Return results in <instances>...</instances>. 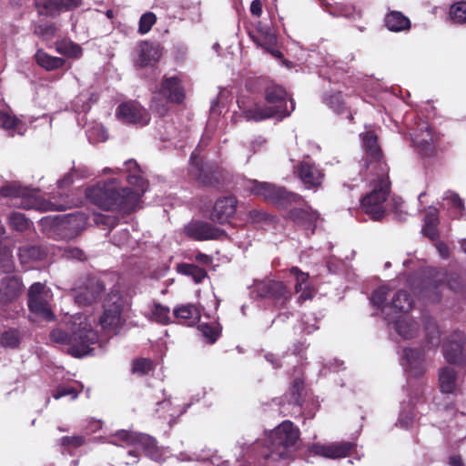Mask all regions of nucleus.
Segmentation results:
<instances>
[{"label": "nucleus", "instance_id": "10", "mask_svg": "<svg viewBox=\"0 0 466 466\" xmlns=\"http://www.w3.org/2000/svg\"><path fill=\"white\" fill-rule=\"evenodd\" d=\"M364 148V166L368 175L390 174V167L379 143V137L373 130L362 134Z\"/></svg>", "mask_w": 466, "mask_h": 466}, {"label": "nucleus", "instance_id": "50", "mask_svg": "<svg viewBox=\"0 0 466 466\" xmlns=\"http://www.w3.org/2000/svg\"><path fill=\"white\" fill-rule=\"evenodd\" d=\"M133 446L136 448H140L147 453L155 451L157 447V441L154 438L147 434L137 433L136 441H134Z\"/></svg>", "mask_w": 466, "mask_h": 466}, {"label": "nucleus", "instance_id": "14", "mask_svg": "<svg viewBox=\"0 0 466 466\" xmlns=\"http://www.w3.org/2000/svg\"><path fill=\"white\" fill-rule=\"evenodd\" d=\"M465 335L460 330L453 331L443 344V355L450 364L463 366L466 363L464 352Z\"/></svg>", "mask_w": 466, "mask_h": 466}, {"label": "nucleus", "instance_id": "48", "mask_svg": "<svg viewBox=\"0 0 466 466\" xmlns=\"http://www.w3.org/2000/svg\"><path fill=\"white\" fill-rule=\"evenodd\" d=\"M449 15L456 24L466 23V1L456 2L450 7Z\"/></svg>", "mask_w": 466, "mask_h": 466}, {"label": "nucleus", "instance_id": "42", "mask_svg": "<svg viewBox=\"0 0 466 466\" xmlns=\"http://www.w3.org/2000/svg\"><path fill=\"white\" fill-rule=\"evenodd\" d=\"M250 38L264 50L271 48L272 46H277L278 43L277 35L272 30L263 34H250Z\"/></svg>", "mask_w": 466, "mask_h": 466}, {"label": "nucleus", "instance_id": "41", "mask_svg": "<svg viewBox=\"0 0 466 466\" xmlns=\"http://www.w3.org/2000/svg\"><path fill=\"white\" fill-rule=\"evenodd\" d=\"M15 268L12 250L0 242V270L4 273H11L15 270Z\"/></svg>", "mask_w": 466, "mask_h": 466}, {"label": "nucleus", "instance_id": "12", "mask_svg": "<svg viewBox=\"0 0 466 466\" xmlns=\"http://www.w3.org/2000/svg\"><path fill=\"white\" fill-rule=\"evenodd\" d=\"M254 291L258 297L272 300L280 309L285 308L292 297L290 289L279 280L258 281L254 286Z\"/></svg>", "mask_w": 466, "mask_h": 466}, {"label": "nucleus", "instance_id": "35", "mask_svg": "<svg viewBox=\"0 0 466 466\" xmlns=\"http://www.w3.org/2000/svg\"><path fill=\"white\" fill-rule=\"evenodd\" d=\"M419 329V323L412 319L402 318L395 322L397 333L406 339L414 338L418 334Z\"/></svg>", "mask_w": 466, "mask_h": 466}, {"label": "nucleus", "instance_id": "39", "mask_svg": "<svg viewBox=\"0 0 466 466\" xmlns=\"http://www.w3.org/2000/svg\"><path fill=\"white\" fill-rule=\"evenodd\" d=\"M322 5L334 15L350 16L354 12V6L337 0H322Z\"/></svg>", "mask_w": 466, "mask_h": 466}, {"label": "nucleus", "instance_id": "49", "mask_svg": "<svg viewBox=\"0 0 466 466\" xmlns=\"http://www.w3.org/2000/svg\"><path fill=\"white\" fill-rule=\"evenodd\" d=\"M21 339L16 329H9L2 333L0 344L4 347L16 349L19 347Z\"/></svg>", "mask_w": 466, "mask_h": 466}, {"label": "nucleus", "instance_id": "45", "mask_svg": "<svg viewBox=\"0 0 466 466\" xmlns=\"http://www.w3.org/2000/svg\"><path fill=\"white\" fill-rule=\"evenodd\" d=\"M154 370V362L147 358H137L132 361L131 372L140 376L147 375Z\"/></svg>", "mask_w": 466, "mask_h": 466}, {"label": "nucleus", "instance_id": "9", "mask_svg": "<svg viewBox=\"0 0 466 466\" xmlns=\"http://www.w3.org/2000/svg\"><path fill=\"white\" fill-rule=\"evenodd\" d=\"M250 191L253 195L262 198L265 201L274 204L279 208H288L292 204L304 202L302 196L288 191L284 187L268 182L251 181Z\"/></svg>", "mask_w": 466, "mask_h": 466}, {"label": "nucleus", "instance_id": "62", "mask_svg": "<svg viewBox=\"0 0 466 466\" xmlns=\"http://www.w3.org/2000/svg\"><path fill=\"white\" fill-rule=\"evenodd\" d=\"M299 296L298 297V303L302 304L307 300H310L315 296V290L309 285H306L302 287V290L299 292Z\"/></svg>", "mask_w": 466, "mask_h": 466}, {"label": "nucleus", "instance_id": "30", "mask_svg": "<svg viewBox=\"0 0 466 466\" xmlns=\"http://www.w3.org/2000/svg\"><path fill=\"white\" fill-rule=\"evenodd\" d=\"M384 25L391 32H405L410 29L411 23L401 12L393 10L386 14Z\"/></svg>", "mask_w": 466, "mask_h": 466}, {"label": "nucleus", "instance_id": "54", "mask_svg": "<svg viewBox=\"0 0 466 466\" xmlns=\"http://www.w3.org/2000/svg\"><path fill=\"white\" fill-rule=\"evenodd\" d=\"M157 22V15L152 12H147L140 16L138 22V33L147 34Z\"/></svg>", "mask_w": 466, "mask_h": 466}, {"label": "nucleus", "instance_id": "47", "mask_svg": "<svg viewBox=\"0 0 466 466\" xmlns=\"http://www.w3.org/2000/svg\"><path fill=\"white\" fill-rule=\"evenodd\" d=\"M60 443L65 451L69 455H73L72 450L82 447L86 443V438L81 435L63 436L60 439Z\"/></svg>", "mask_w": 466, "mask_h": 466}, {"label": "nucleus", "instance_id": "38", "mask_svg": "<svg viewBox=\"0 0 466 466\" xmlns=\"http://www.w3.org/2000/svg\"><path fill=\"white\" fill-rule=\"evenodd\" d=\"M178 273L191 277L196 283H201L207 277L208 272L195 264L180 263L177 266Z\"/></svg>", "mask_w": 466, "mask_h": 466}, {"label": "nucleus", "instance_id": "22", "mask_svg": "<svg viewBox=\"0 0 466 466\" xmlns=\"http://www.w3.org/2000/svg\"><path fill=\"white\" fill-rule=\"evenodd\" d=\"M238 202L233 195L218 198L210 213V219L220 225L228 223L237 211Z\"/></svg>", "mask_w": 466, "mask_h": 466}, {"label": "nucleus", "instance_id": "56", "mask_svg": "<svg viewBox=\"0 0 466 466\" xmlns=\"http://www.w3.org/2000/svg\"><path fill=\"white\" fill-rule=\"evenodd\" d=\"M388 294L389 289L386 287H380L372 292L370 300L377 308H383L388 298Z\"/></svg>", "mask_w": 466, "mask_h": 466}, {"label": "nucleus", "instance_id": "21", "mask_svg": "<svg viewBox=\"0 0 466 466\" xmlns=\"http://www.w3.org/2000/svg\"><path fill=\"white\" fill-rule=\"evenodd\" d=\"M105 289V284L99 278H89L85 285L76 290V302L81 306L91 305L101 299Z\"/></svg>", "mask_w": 466, "mask_h": 466}, {"label": "nucleus", "instance_id": "24", "mask_svg": "<svg viewBox=\"0 0 466 466\" xmlns=\"http://www.w3.org/2000/svg\"><path fill=\"white\" fill-rule=\"evenodd\" d=\"M295 173L308 189L319 187L324 177L322 170L309 161L300 162L296 167Z\"/></svg>", "mask_w": 466, "mask_h": 466}, {"label": "nucleus", "instance_id": "59", "mask_svg": "<svg viewBox=\"0 0 466 466\" xmlns=\"http://www.w3.org/2000/svg\"><path fill=\"white\" fill-rule=\"evenodd\" d=\"M56 26L53 23L38 25L35 29V34L42 36H54L56 33Z\"/></svg>", "mask_w": 466, "mask_h": 466}, {"label": "nucleus", "instance_id": "28", "mask_svg": "<svg viewBox=\"0 0 466 466\" xmlns=\"http://www.w3.org/2000/svg\"><path fill=\"white\" fill-rule=\"evenodd\" d=\"M403 357L407 361L408 370L411 376L420 378L424 374L426 366L423 349L405 348Z\"/></svg>", "mask_w": 466, "mask_h": 466}, {"label": "nucleus", "instance_id": "52", "mask_svg": "<svg viewBox=\"0 0 466 466\" xmlns=\"http://www.w3.org/2000/svg\"><path fill=\"white\" fill-rule=\"evenodd\" d=\"M444 199H447L450 202L451 206L457 211L459 218L463 217L466 214L464 202L459 194L451 190H448L445 192Z\"/></svg>", "mask_w": 466, "mask_h": 466}, {"label": "nucleus", "instance_id": "33", "mask_svg": "<svg viewBox=\"0 0 466 466\" xmlns=\"http://www.w3.org/2000/svg\"><path fill=\"white\" fill-rule=\"evenodd\" d=\"M457 372L451 367H443L439 370V385L442 393H453L456 388Z\"/></svg>", "mask_w": 466, "mask_h": 466}, {"label": "nucleus", "instance_id": "8", "mask_svg": "<svg viewBox=\"0 0 466 466\" xmlns=\"http://www.w3.org/2000/svg\"><path fill=\"white\" fill-rule=\"evenodd\" d=\"M443 287L458 292L461 290L462 285L457 275L449 274L444 269L430 270L429 275L424 279L420 294L431 302L438 303L441 299V289Z\"/></svg>", "mask_w": 466, "mask_h": 466}, {"label": "nucleus", "instance_id": "37", "mask_svg": "<svg viewBox=\"0 0 466 466\" xmlns=\"http://www.w3.org/2000/svg\"><path fill=\"white\" fill-rule=\"evenodd\" d=\"M425 338L429 347H437L440 344L441 333L437 322L429 316H423L422 319Z\"/></svg>", "mask_w": 466, "mask_h": 466}, {"label": "nucleus", "instance_id": "57", "mask_svg": "<svg viewBox=\"0 0 466 466\" xmlns=\"http://www.w3.org/2000/svg\"><path fill=\"white\" fill-rule=\"evenodd\" d=\"M422 231L424 235L431 240H436L439 238V230L437 228V218L428 219Z\"/></svg>", "mask_w": 466, "mask_h": 466}, {"label": "nucleus", "instance_id": "31", "mask_svg": "<svg viewBox=\"0 0 466 466\" xmlns=\"http://www.w3.org/2000/svg\"><path fill=\"white\" fill-rule=\"evenodd\" d=\"M305 381L302 378L298 377L293 379L289 390L284 397L289 404L302 408L305 401Z\"/></svg>", "mask_w": 466, "mask_h": 466}, {"label": "nucleus", "instance_id": "40", "mask_svg": "<svg viewBox=\"0 0 466 466\" xmlns=\"http://www.w3.org/2000/svg\"><path fill=\"white\" fill-rule=\"evenodd\" d=\"M198 329L208 344H214L221 335V327L218 323H202Z\"/></svg>", "mask_w": 466, "mask_h": 466}, {"label": "nucleus", "instance_id": "4", "mask_svg": "<svg viewBox=\"0 0 466 466\" xmlns=\"http://www.w3.org/2000/svg\"><path fill=\"white\" fill-rule=\"evenodd\" d=\"M368 176L370 191L360 198V208L371 219L380 221L386 214L385 202L391 192L390 174Z\"/></svg>", "mask_w": 466, "mask_h": 466}, {"label": "nucleus", "instance_id": "5", "mask_svg": "<svg viewBox=\"0 0 466 466\" xmlns=\"http://www.w3.org/2000/svg\"><path fill=\"white\" fill-rule=\"evenodd\" d=\"M299 429L291 421L284 420L268 436V452L266 461H279L289 458L299 440Z\"/></svg>", "mask_w": 466, "mask_h": 466}, {"label": "nucleus", "instance_id": "23", "mask_svg": "<svg viewBox=\"0 0 466 466\" xmlns=\"http://www.w3.org/2000/svg\"><path fill=\"white\" fill-rule=\"evenodd\" d=\"M163 46L158 43L141 41L137 48L136 66L139 68L154 66L163 55Z\"/></svg>", "mask_w": 466, "mask_h": 466}, {"label": "nucleus", "instance_id": "53", "mask_svg": "<svg viewBox=\"0 0 466 466\" xmlns=\"http://www.w3.org/2000/svg\"><path fill=\"white\" fill-rule=\"evenodd\" d=\"M289 273L295 277V292L299 293L302 290V287L308 285L309 274L308 272L302 271L298 267H291L289 268Z\"/></svg>", "mask_w": 466, "mask_h": 466}, {"label": "nucleus", "instance_id": "11", "mask_svg": "<svg viewBox=\"0 0 466 466\" xmlns=\"http://www.w3.org/2000/svg\"><path fill=\"white\" fill-rule=\"evenodd\" d=\"M411 141L418 154L425 159L439 157L441 136L428 123H423L411 134Z\"/></svg>", "mask_w": 466, "mask_h": 466}, {"label": "nucleus", "instance_id": "3", "mask_svg": "<svg viewBox=\"0 0 466 466\" xmlns=\"http://www.w3.org/2000/svg\"><path fill=\"white\" fill-rule=\"evenodd\" d=\"M52 341L68 346V353L76 358L88 354L98 342V334L86 321L73 322L66 330L55 329L50 332Z\"/></svg>", "mask_w": 466, "mask_h": 466}, {"label": "nucleus", "instance_id": "46", "mask_svg": "<svg viewBox=\"0 0 466 466\" xmlns=\"http://www.w3.org/2000/svg\"><path fill=\"white\" fill-rule=\"evenodd\" d=\"M127 181L129 185L136 187L133 189L136 193L139 194V201L141 200L142 196L147 191V183L141 176V170L128 174L127 176Z\"/></svg>", "mask_w": 466, "mask_h": 466}, {"label": "nucleus", "instance_id": "25", "mask_svg": "<svg viewBox=\"0 0 466 466\" xmlns=\"http://www.w3.org/2000/svg\"><path fill=\"white\" fill-rule=\"evenodd\" d=\"M25 289L23 279L17 275H7L0 279V300L11 303L16 300Z\"/></svg>", "mask_w": 466, "mask_h": 466}, {"label": "nucleus", "instance_id": "58", "mask_svg": "<svg viewBox=\"0 0 466 466\" xmlns=\"http://www.w3.org/2000/svg\"><path fill=\"white\" fill-rule=\"evenodd\" d=\"M63 256L67 258H74L79 261L86 259L85 252L77 247H66L63 251Z\"/></svg>", "mask_w": 466, "mask_h": 466}, {"label": "nucleus", "instance_id": "15", "mask_svg": "<svg viewBox=\"0 0 466 466\" xmlns=\"http://www.w3.org/2000/svg\"><path fill=\"white\" fill-rule=\"evenodd\" d=\"M116 116L125 124L147 126L150 121V114L135 101L121 103L116 108Z\"/></svg>", "mask_w": 466, "mask_h": 466}, {"label": "nucleus", "instance_id": "1", "mask_svg": "<svg viewBox=\"0 0 466 466\" xmlns=\"http://www.w3.org/2000/svg\"><path fill=\"white\" fill-rule=\"evenodd\" d=\"M87 200L105 211H116L122 217L134 213L139 204V194L133 188L123 187L116 178L98 181L86 187Z\"/></svg>", "mask_w": 466, "mask_h": 466}, {"label": "nucleus", "instance_id": "34", "mask_svg": "<svg viewBox=\"0 0 466 466\" xmlns=\"http://www.w3.org/2000/svg\"><path fill=\"white\" fill-rule=\"evenodd\" d=\"M35 59L36 64L46 71H53L61 68L66 63L64 58L50 56L43 49H38L36 51Z\"/></svg>", "mask_w": 466, "mask_h": 466}, {"label": "nucleus", "instance_id": "55", "mask_svg": "<svg viewBox=\"0 0 466 466\" xmlns=\"http://www.w3.org/2000/svg\"><path fill=\"white\" fill-rule=\"evenodd\" d=\"M79 394V391L71 385H59L53 392V397L58 400L63 397L68 396L71 400H76Z\"/></svg>", "mask_w": 466, "mask_h": 466}, {"label": "nucleus", "instance_id": "64", "mask_svg": "<svg viewBox=\"0 0 466 466\" xmlns=\"http://www.w3.org/2000/svg\"><path fill=\"white\" fill-rule=\"evenodd\" d=\"M307 348H308V345L306 344L305 340L304 341L299 340L293 344L292 353L296 356L302 358Z\"/></svg>", "mask_w": 466, "mask_h": 466}, {"label": "nucleus", "instance_id": "32", "mask_svg": "<svg viewBox=\"0 0 466 466\" xmlns=\"http://www.w3.org/2000/svg\"><path fill=\"white\" fill-rule=\"evenodd\" d=\"M325 104L339 116H346V118L352 123L354 120L353 113L346 106L341 92H334L325 96Z\"/></svg>", "mask_w": 466, "mask_h": 466}, {"label": "nucleus", "instance_id": "2", "mask_svg": "<svg viewBox=\"0 0 466 466\" xmlns=\"http://www.w3.org/2000/svg\"><path fill=\"white\" fill-rule=\"evenodd\" d=\"M266 105L256 104L244 111L248 120L262 121L268 118L282 120L295 110V101L281 86L270 84L264 89Z\"/></svg>", "mask_w": 466, "mask_h": 466}, {"label": "nucleus", "instance_id": "61", "mask_svg": "<svg viewBox=\"0 0 466 466\" xmlns=\"http://www.w3.org/2000/svg\"><path fill=\"white\" fill-rule=\"evenodd\" d=\"M248 218L252 223H262L268 220V214L262 210L252 209L248 212Z\"/></svg>", "mask_w": 466, "mask_h": 466}, {"label": "nucleus", "instance_id": "60", "mask_svg": "<svg viewBox=\"0 0 466 466\" xmlns=\"http://www.w3.org/2000/svg\"><path fill=\"white\" fill-rule=\"evenodd\" d=\"M1 126L5 129H14L17 127L19 120L7 113L0 112Z\"/></svg>", "mask_w": 466, "mask_h": 466}, {"label": "nucleus", "instance_id": "6", "mask_svg": "<svg viewBox=\"0 0 466 466\" xmlns=\"http://www.w3.org/2000/svg\"><path fill=\"white\" fill-rule=\"evenodd\" d=\"M39 190L21 186L18 182H6L0 187V196L11 198L13 205L24 209L57 210L66 209L64 204L42 201L38 197Z\"/></svg>", "mask_w": 466, "mask_h": 466}, {"label": "nucleus", "instance_id": "19", "mask_svg": "<svg viewBox=\"0 0 466 466\" xmlns=\"http://www.w3.org/2000/svg\"><path fill=\"white\" fill-rule=\"evenodd\" d=\"M356 444L351 441H341L331 444L313 443L309 447V454L336 460L350 456Z\"/></svg>", "mask_w": 466, "mask_h": 466}, {"label": "nucleus", "instance_id": "26", "mask_svg": "<svg viewBox=\"0 0 466 466\" xmlns=\"http://www.w3.org/2000/svg\"><path fill=\"white\" fill-rule=\"evenodd\" d=\"M303 203L306 205V208H290L287 218L304 228L310 229L313 233L316 228V221L319 219V214L305 200Z\"/></svg>", "mask_w": 466, "mask_h": 466}, {"label": "nucleus", "instance_id": "51", "mask_svg": "<svg viewBox=\"0 0 466 466\" xmlns=\"http://www.w3.org/2000/svg\"><path fill=\"white\" fill-rule=\"evenodd\" d=\"M136 432L121 430L116 431L113 436H111L110 442L116 445L127 444L133 446L134 441H136Z\"/></svg>", "mask_w": 466, "mask_h": 466}, {"label": "nucleus", "instance_id": "20", "mask_svg": "<svg viewBox=\"0 0 466 466\" xmlns=\"http://www.w3.org/2000/svg\"><path fill=\"white\" fill-rule=\"evenodd\" d=\"M123 300L118 293H112L107 303L104 305V312L99 319L103 329H116L121 325Z\"/></svg>", "mask_w": 466, "mask_h": 466}, {"label": "nucleus", "instance_id": "29", "mask_svg": "<svg viewBox=\"0 0 466 466\" xmlns=\"http://www.w3.org/2000/svg\"><path fill=\"white\" fill-rule=\"evenodd\" d=\"M173 315L178 324L188 327L198 324L201 318L198 308L191 303L176 307L173 310Z\"/></svg>", "mask_w": 466, "mask_h": 466}, {"label": "nucleus", "instance_id": "43", "mask_svg": "<svg viewBox=\"0 0 466 466\" xmlns=\"http://www.w3.org/2000/svg\"><path fill=\"white\" fill-rule=\"evenodd\" d=\"M8 224L13 230L25 232L30 228L31 221L23 213L12 212L8 217Z\"/></svg>", "mask_w": 466, "mask_h": 466}, {"label": "nucleus", "instance_id": "27", "mask_svg": "<svg viewBox=\"0 0 466 466\" xmlns=\"http://www.w3.org/2000/svg\"><path fill=\"white\" fill-rule=\"evenodd\" d=\"M47 248L39 244H25L17 249V257L23 266L41 262L47 258Z\"/></svg>", "mask_w": 466, "mask_h": 466}, {"label": "nucleus", "instance_id": "16", "mask_svg": "<svg viewBox=\"0 0 466 466\" xmlns=\"http://www.w3.org/2000/svg\"><path fill=\"white\" fill-rule=\"evenodd\" d=\"M157 93L171 104L181 105L186 99V90L178 76L164 75Z\"/></svg>", "mask_w": 466, "mask_h": 466}, {"label": "nucleus", "instance_id": "44", "mask_svg": "<svg viewBox=\"0 0 466 466\" xmlns=\"http://www.w3.org/2000/svg\"><path fill=\"white\" fill-rule=\"evenodd\" d=\"M153 319L161 325H168L171 323L170 309L167 306H164L159 302H155L152 309Z\"/></svg>", "mask_w": 466, "mask_h": 466}, {"label": "nucleus", "instance_id": "13", "mask_svg": "<svg viewBox=\"0 0 466 466\" xmlns=\"http://www.w3.org/2000/svg\"><path fill=\"white\" fill-rule=\"evenodd\" d=\"M48 293L46 285L41 282L33 283L27 293V306L30 312L47 321L55 319V315L47 300Z\"/></svg>", "mask_w": 466, "mask_h": 466}, {"label": "nucleus", "instance_id": "36", "mask_svg": "<svg viewBox=\"0 0 466 466\" xmlns=\"http://www.w3.org/2000/svg\"><path fill=\"white\" fill-rule=\"evenodd\" d=\"M414 305V301L410 294L406 291L400 289L398 290L390 302L391 308L398 312H409Z\"/></svg>", "mask_w": 466, "mask_h": 466}, {"label": "nucleus", "instance_id": "63", "mask_svg": "<svg viewBox=\"0 0 466 466\" xmlns=\"http://www.w3.org/2000/svg\"><path fill=\"white\" fill-rule=\"evenodd\" d=\"M57 51L67 56H77L81 53V47L76 44L70 43L69 48H67V46H65V50H62L61 47H57Z\"/></svg>", "mask_w": 466, "mask_h": 466}, {"label": "nucleus", "instance_id": "17", "mask_svg": "<svg viewBox=\"0 0 466 466\" xmlns=\"http://www.w3.org/2000/svg\"><path fill=\"white\" fill-rule=\"evenodd\" d=\"M83 0H34V6L39 15L56 17L62 12L77 9Z\"/></svg>", "mask_w": 466, "mask_h": 466}, {"label": "nucleus", "instance_id": "7", "mask_svg": "<svg viewBox=\"0 0 466 466\" xmlns=\"http://www.w3.org/2000/svg\"><path fill=\"white\" fill-rule=\"evenodd\" d=\"M190 175L199 186L222 191L232 183L231 173L218 163H198L195 152L190 157Z\"/></svg>", "mask_w": 466, "mask_h": 466}, {"label": "nucleus", "instance_id": "18", "mask_svg": "<svg viewBox=\"0 0 466 466\" xmlns=\"http://www.w3.org/2000/svg\"><path fill=\"white\" fill-rule=\"evenodd\" d=\"M187 235L197 241L218 240L227 237V232L210 222L196 220L186 228Z\"/></svg>", "mask_w": 466, "mask_h": 466}]
</instances>
